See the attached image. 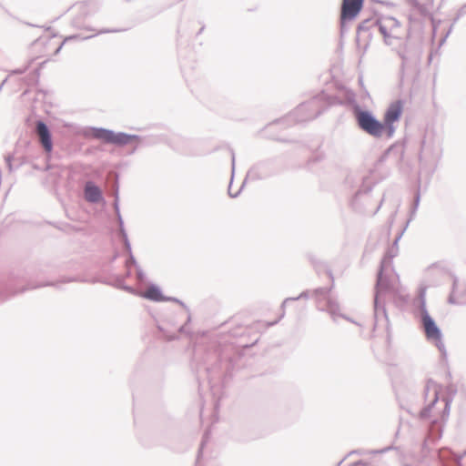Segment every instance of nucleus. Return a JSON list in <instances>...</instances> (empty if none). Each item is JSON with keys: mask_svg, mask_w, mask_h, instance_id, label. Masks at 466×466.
I'll return each mask as SVG.
<instances>
[{"mask_svg": "<svg viewBox=\"0 0 466 466\" xmlns=\"http://www.w3.org/2000/svg\"><path fill=\"white\" fill-rule=\"evenodd\" d=\"M364 0H343L341 5L340 21L354 19L362 9Z\"/></svg>", "mask_w": 466, "mask_h": 466, "instance_id": "obj_6", "label": "nucleus"}, {"mask_svg": "<svg viewBox=\"0 0 466 466\" xmlns=\"http://www.w3.org/2000/svg\"><path fill=\"white\" fill-rule=\"evenodd\" d=\"M380 32L383 35L385 42L390 44L391 40L400 37V26L396 19L386 17L380 22Z\"/></svg>", "mask_w": 466, "mask_h": 466, "instance_id": "obj_3", "label": "nucleus"}, {"mask_svg": "<svg viewBox=\"0 0 466 466\" xmlns=\"http://www.w3.org/2000/svg\"><path fill=\"white\" fill-rule=\"evenodd\" d=\"M74 8L76 11L83 15H88L93 11L92 5L88 3H78L76 5H74Z\"/></svg>", "mask_w": 466, "mask_h": 466, "instance_id": "obj_10", "label": "nucleus"}, {"mask_svg": "<svg viewBox=\"0 0 466 466\" xmlns=\"http://www.w3.org/2000/svg\"><path fill=\"white\" fill-rule=\"evenodd\" d=\"M142 296L155 301H160L164 299L161 291L157 287H149L143 292Z\"/></svg>", "mask_w": 466, "mask_h": 466, "instance_id": "obj_9", "label": "nucleus"}, {"mask_svg": "<svg viewBox=\"0 0 466 466\" xmlns=\"http://www.w3.org/2000/svg\"><path fill=\"white\" fill-rule=\"evenodd\" d=\"M85 199L91 203H97L102 199V192L100 188L93 182L88 181L86 183L84 189Z\"/></svg>", "mask_w": 466, "mask_h": 466, "instance_id": "obj_8", "label": "nucleus"}, {"mask_svg": "<svg viewBox=\"0 0 466 466\" xmlns=\"http://www.w3.org/2000/svg\"><path fill=\"white\" fill-rule=\"evenodd\" d=\"M93 137L106 143L126 145L130 141V137L122 133L116 134L106 129H95Z\"/></svg>", "mask_w": 466, "mask_h": 466, "instance_id": "obj_5", "label": "nucleus"}, {"mask_svg": "<svg viewBox=\"0 0 466 466\" xmlns=\"http://www.w3.org/2000/svg\"><path fill=\"white\" fill-rule=\"evenodd\" d=\"M36 134L46 152L50 153L53 149L50 132L44 122L36 123Z\"/></svg>", "mask_w": 466, "mask_h": 466, "instance_id": "obj_7", "label": "nucleus"}, {"mask_svg": "<svg viewBox=\"0 0 466 466\" xmlns=\"http://www.w3.org/2000/svg\"><path fill=\"white\" fill-rule=\"evenodd\" d=\"M355 115L359 127L369 135L379 137L386 131L385 125L370 112L358 110Z\"/></svg>", "mask_w": 466, "mask_h": 466, "instance_id": "obj_1", "label": "nucleus"}, {"mask_svg": "<svg viewBox=\"0 0 466 466\" xmlns=\"http://www.w3.org/2000/svg\"><path fill=\"white\" fill-rule=\"evenodd\" d=\"M421 320L427 339L441 349L443 347L441 333L435 321L426 311L422 313Z\"/></svg>", "mask_w": 466, "mask_h": 466, "instance_id": "obj_2", "label": "nucleus"}, {"mask_svg": "<svg viewBox=\"0 0 466 466\" xmlns=\"http://www.w3.org/2000/svg\"><path fill=\"white\" fill-rule=\"evenodd\" d=\"M403 105L400 100L394 101L391 103L384 115V122L386 131L389 136H391L394 132L393 123L398 121L402 114Z\"/></svg>", "mask_w": 466, "mask_h": 466, "instance_id": "obj_4", "label": "nucleus"}]
</instances>
